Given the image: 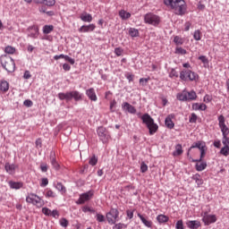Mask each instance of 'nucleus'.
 Returning <instances> with one entry per match:
<instances>
[{"label": "nucleus", "instance_id": "f257e3e1", "mask_svg": "<svg viewBox=\"0 0 229 229\" xmlns=\"http://www.w3.org/2000/svg\"><path fill=\"white\" fill-rule=\"evenodd\" d=\"M165 6L173 10L175 15H185L187 12V3L185 0H164Z\"/></svg>", "mask_w": 229, "mask_h": 229}, {"label": "nucleus", "instance_id": "f03ea898", "mask_svg": "<svg viewBox=\"0 0 229 229\" xmlns=\"http://www.w3.org/2000/svg\"><path fill=\"white\" fill-rule=\"evenodd\" d=\"M137 116L141 118L143 124H146L149 135H155L158 131V124L155 123V120L149 114L146 113L142 115L141 113H137Z\"/></svg>", "mask_w": 229, "mask_h": 229}, {"label": "nucleus", "instance_id": "7ed1b4c3", "mask_svg": "<svg viewBox=\"0 0 229 229\" xmlns=\"http://www.w3.org/2000/svg\"><path fill=\"white\" fill-rule=\"evenodd\" d=\"M0 64L7 72H13L15 71V61L10 55H2L0 57Z\"/></svg>", "mask_w": 229, "mask_h": 229}, {"label": "nucleus", "instance_id": "20e7f679", "mask_svg": "<svg viewBox=\"0 0 229 229\" xmlns=\"http://www.w3.org/2000/svg\"><path fill=\"white\" fill-rule=\"evenodd\" d=\"M26 202L30 203L38 208H41V207L44 205V199L35 193H28Z\"/></svg>", "mask_w": 229, "mask_h": 229}, {"label": "nucleus", "instance_id": "39448f33", "mask_svg": "<svg viewBox=\"0 0 229 229\" xmlns=\"http://www.w3.org/2000/svg\"><path fill=\"white\" fill-rule=\"evenodd\" d=\"M106 217L109 225H115L119 221V210L112 208L109 212L106 213Z\"/></svg>", "mask_w": 229, "mask_h": 229}, {"label": "nucleus", "instance_id": "423d86ee", "mask_svg": "<svg viewBox=\"0 0 229 229\" xmlns=\"http://www.w3.org/2000/svg\"><path fill=\"white\" fill-rule=\"evenodd\" d=\"M180 79L182 80V81H187V80H190V81H196V80H198V75L191 70H182L180 72Z\"/></svg>", "mask_w": 229, "mask_h": 229}, {"label": "nucleus", "instance_id": "0eeeda50", "mask_svg": "<svg viewBox=\"0 0 229 229\" xmlns=\"http://www.w3.org/2000/svg\"><path fill=\"white\" fill-rule=\"evenodd\" d=\"M97 133L99 140L103 142V144H106L110 140V132L106 131V128L100 126L97 130Z\"/></svg>", "mask_w": 229, "mask_h": 229}, {"label": "nucleus", "instance_id": "6e6552de", "mask_svg": "<svg viewBox=\"0 0 229 229\" xmlns=\"http://www.w3.org/2000/svg\"><path fill=\"white\" fill-rule=\"evenodd\" d=\"M144 21L146 24L151 26H158L160 24V16L148 13L144 16Z\"/></svg>", "mask_w": 229, "mask_h": 229}, {"label": "nucleus", "instance_id": "1a4fd4ad", "mask_svg": "<svg viewBox=\"0 0 229 229\" xmlns=\"http://www.w3.org/2000/svg\"><path fill=\"white\" fill-rule=\"evenodd\" d=\"M92 198H94V190H89V191L80 195V198L77 200V205H83L86 201H90Z\"/></svg>", "mask_w": 229, "mask_h": 229}, {"label": "nucleus", "instance_id": "9d476101", "mask_svg": "<svg viewBox=\"0 0 229 229\" xmlns=\"http://www.w3.org/2000/svg\"><path fill=\"white\" fill-rule=\"evenodd\" d=\"M217 221V216L216 215H210L208 212H204L202 216V222L205 226H209V225H214Z\"/></svg>", "mask_w": 229, "mask_h": 229}, {"label": "nucleus", "instance_id": "9b49d317", "mask_svg": "<svg viewBox=\"0 0 229 229\" xmlns=\"http://www.w3.org/2000/svg\"><path fill=\"white\" fill-rule=\"evenodd\" d=\"M226 119L225 118V115L220 114L218 116V126L222 131V135H228L229 134V128L226 126Z\"/></svg>", "mask_w": 229, "mask_h": 229}, {"label": "nucleus", "instance_id": "f8f14e48", "mask_svg": "<svg viewBox=\"0 0 229 229\" xmlns=\"http://www.w3.org/2000/svg\"><path fill=\"white\" fill-rule=\"evenodd\" d=\"M122 109L123 110V112H128V114H137V109L135 108V106L128 102H123L122 104Z\"/></svg>", "mask_w": 229, "mask_h": 229}, {"label": "nucleus", "instance_id": "ddd939ff", "mask_svg": "<svg viewBox=\"0 0 229 229\" xmlns=\"http://www.w3.org/2000/svg\"><path fill=\"white\" fill-rule=\"evenodd\" d=\"M138 217L140 219L141 223L146 226L147 228H152L153 222L149 220V217H148L146 215H142L140 213H138Z\"/></svg>", "mask_w": 229, "mask_h": 229}, {"label": "nucleus", "instance_id": "4468645a", "mask_svg": "<svg viewBox=\"0 0 229 229\" xmlns=\"http://www.w3.org/2000/svg\"><path fill=\"white\" fill-rule=\"evenodd\" d=\"M173 119H174V114H168L165 120V125L169 130H173V128H174V123L173 122Z\"/></svg>", "mask_w": 229, "mask_h": 229}, {"label": "nucleus", "instance_id": "2eb2a0df", "mask_svg": "<svg viewBox=\"0 0 229 229\" xmlns=\"http://www.w3.org/2000/svg\"><path fill=\"white\" fill-rule=\"evenodd\" d=\"M57 98H59L61 101H71L72 99V91H67L65 93L60 92L58 93Z\"/></svg>", "mask_w": 229, "mask_h": 229}, {"label": "nucleus", "instance_id": "dca6fc26", "mask_svg": "<svg viewBox=\"0 0 229 229\" xmlns=\"http://www.w3.org/2000/svg\"><path fill=\"white\" fill-rule=\"evenodd\" d=\"M96 30V25L94 23L89 24V25H82L79 31L80 33H89L90 31H94Z\"/></svg>", "mask_w": 229, "mask_h": 229}, {"label": "nucleus", "instance_id": "f3484780", "mask_svg": "<svg viewBox=\"0 0 229 229\" xmlns=\"http://www.w3.org/2000/svg\"><path fill=\"white\" fill-rule=\"evenodd\" d=\"M186 226L189 229H198V228H200L201 222H199V220H188L186 222Z\"/></svg>", "mask_w": 229, "mask_h": 229}, {"label": "nucleus", "instance_id": "a211bd4d", "mask_svg": "<svg viewBox=\"0 0 229 229\" xmlns=\"http://www.w3.org/2000/svg\"><path fill=\"white\" fill-rule=\"evenodd\" d=\"M50 164L53 165L55 171L60 169V165L58 164V161H56V155L55 154V151L50 152Z\"/></svg>", "mask_w": 229, "mask_h": 229}, {"label": "nucleus", "instance_id": "6ab92c4d", "mask_svg": "<svg viewBox=\"0 0 229 229\" xmlns=\"http://www.w3.org/2000/svg\"><path fill=\"white\" fill-rule=\"evenodd\" d=\"M191 110H194L195 112H205V110H207V106L204 103H193L191 105Z\"/></svg>", "mask_w": 229, "mask_h": 229}, {"label": "nucleus", "instance_id": "aec40b11", "mask_svg": "<svg viewBox=\"0 0 229 229\" xmlns=\"http://www.w3.org/2000/svg\"><path fill=\"white\" fill-rule=\"evenodd\" d=\"M60 58H64L65 62H69L71 65H74V64L76 63V61L73 58L70 57L69 55H65L64 54L54 56V60H60Z\"/></svg>", "mask_w": 229, "mask_h": 229}, {"label": "nucleus", "instance_id": "412c9836", "mask_svg": "<svg viewBox=\"0 0 229 229\" xmlns=\"http://www.w3.org/2000/svg\"><path fill=\"white\" fill-rule=\"evenodd\" d=\"M86 96H88L90 101H98V96L96 95V90L94 89V88L87 89Z\"/></svg>", "mask_w": 229, "mask_h": 229}, {"label": "nucleus", "instance_id": "4be33fe9", "mask_svg": "<svg viewBox=\"0 0 229 229\" xmlns=\"http://www.w3.org/2000/svg\"><path fill=\"white\" fill-rule=\"evenodd\" d=\"M36 4H45V6H55L56 0H34Z\"/></svg>", "mask_w": 229, "mask_h": 229}, {"label": "nucleus", "instance_id": "5701e85b", "mask_svg": "<svg viewBox=\"0 0 229 229\" xmlns=\"http://www.w3.org/2000/svg\"><path fill=\"white\" fill-rule=\"evenodd\" d=\"M4 169L8 174H15V169H17V165H15V164L6 163Z\"/></svg>", "mask_w": 229, "mask_h": 229}, {"label": "nucleus", "instance_id": "b1692460", "mask_svg": "<svg viewBox=\"0 0 229 229\" xmlns=\"http://www.w3.org/2000/svg\"><path fill=\"white\" fill-rule=\"evenodd\" d=\"M54 187L55 189H56V191H58L59 192H61V194H65V192H67V189L64 187V185L60 182H54Z\"/></svg>", "mask_w": 229, "mask_h": 229}, {"label": "nucleus", "instance_id": "393cba45", "mask_svg": "<svg viewBox=\"0 0 229 229\" xmlns=\"http://www.w3.org/2000/svg\"><path fill=\"white\" fill-rule=\"evenodd\" d=\"M10 189H14L15 191H19V189H22V182H13V181H9L8 182Z\"/></svg>", "mask_w": 229, "mask_h": 229}, {"label": "nucleus", "instance_id": "a878e982", "mask_svg": "<svg viewBox=\"0 0 229 229\" xmlns=\"http://www.w3.org/2000/svg\"><path fill=\"white\" fill-rule=\"evenodd\" d=\"M29 31L28 37H30L31 38H37V37H38V28L30 27Z\"/></svg>", "mask_w": 229, "mask_h": 229}, {"label": "nucleus", "instance_id": "bb28decb", "mask_svg": "<svg viewBox=\"0 0 229 229\" xmlns=\"http://www.w3.org/2000/svg\"><path fill=\"white\" fill-rule=\"evenodd\" d=\"M186 97H187V101H196V99H198V95L194 90L186 91Z\"/></svg>", "mask_w": 229, "mask_h": 229}, {"label": "nucleus", "instance_id": "cd10ccee", "mask_svg": "<svg viewBox=\"0 0 229 229\" xmlns=\"http://www.w3.org/2000/svg\"><path fill=\"white\" fill-rule=\"evenodd\" d=\"M72 99H74V101H81L83 99V94L80 93L78 90L72 91Z\"/></svg>", "mask_w": 229, "mask_h": 229}, {"label": "nucleus", "instance_id": "c85d7f7f", "mask_svg": "<svg viewBox=\"0 0 229 229\" xmlns=\"http://www.w3.org/2000/svg\"><path fill=\"white\" fill-rule=\"evenodd\" d=\"M80 19L83 22H92V14L87 13H83L82 14H81Z\"/></svg>", "mask_w": 229, "mask_h": 229}, {"label": "nucleus", "instance_id": "c756f323", "mask_svg": "<svg viewBox=\"0 0 229 229\" xmlns=\"http://www.w3.org/2000/svg\"><path fill=\"white\" fill-rule=\"evenodd\" d=\"M183 154V148L182 144H177L175 146V150L173 152V157H180V155Z\"/></svg>", "mask_w": 229, "mask_h": 229}, {"label": "nucleus", "instance_id": "7c9ffc66", "mask_svg": "<svg viewBox=\"0 0 229 229\" xmlns=\"http://www.w3.org/2000/svg\"><path fill=\"white\" fill-rule=\"evenodd\" d=\"M10 89V84L6 81H2L0 82V90L2 92H8V89Z\"/></svg>", "mask_w": 229, "mask_h": 229}, {"label": "nucleus", "instance_id": "2f4dec72", "mask_svg": "<svg viewBox=\"0 0 229 229\" xmlns=\"http://www.w3.org/2000/svg\"><path fill=\"white\" fill-rule=\"evenodd\" d=\"M197 148L198 149H201V148H206V146H205V143H204V142H202V141H197V142H194V143L191 146L189 151H191V149H194V148Z\"/></svg>", "mask_w": 229, "mask_h": 229}, {"label": "nucleus", "instance_id": "473e14b6", "mask_svg": "<svg viewBox=\"0 0 229 229\" xmlns=\"http://www.w3.org/2000/svg\"><path fill=\"white\" fill-rule=\"evenodd\" d=\"M191 178L199 187L203 185V179H201V175H199V174H195Z\"/></svg>", "mask_w": 229, "mask_h": 229}, {"label": "nucleus", "instance_id": "72a5a7b5", "mask_svg": "<svg viewBox=\"0 0 229 229\" xmlns=\"http://www.w3.org/2000/svg\"><path fill=\"white\" fill-rule=\"evenodd\" d=\"M157 221L162 225V223H167L169 221V216L165 215H158L157 216Z\"/></svg>", "mask_w": 229, "mask_h": 229}, {"label": "nucleus", "instance_id": "f704fd0d", "mask_svg": "<svg viewBox=\"0 0 229 229\" xmlns=\"http://www.w3.org/2000/svg\"><path fill=\"white\" fill-rule=\"evenodd\" d=\"M119 15L123 21H126V19H130V17H131V13H130L124 10H121L119 12Z\"/></svg>", "mask_w": 229, "mask_h": 229}, {"label": "nucleus", "instance_id": "c9c22d12", "mask_svg": "<svg viewBox=\"0 0 229 229\" xmlns=\"http://www.w3.org/2000/svg\"><path fill=\"white\" fill-rule=\"evenodd\" d=\"M195 168L199 172L205 171L207 169V162L197 163Z\"/></svg>", "mask_w": 229, "mask_h": 229}, {"label": "nucleus", "instance_id": "e433bc0d", "mask_svg": "<svg viewBox=\"0 0 229 229\" xmlns=\"http://www.w3.org/2000/svg\"><path fill=\"white\" fill-rule=\"evenodd\" d=\"M55 30V27L53 25H45L43 27V33L45 35H49V33H51V31H53Z\"/></svg>", "mask_w": 229, "mask_h": 229}, {"label": "nucleus", "instance_id": "4c0bfd02", "mask_svg": "<svg viewBox=\"0 0 229 229\" xmlns=\"http://www.w3.org/2000/svg\"><path fill=\"white\" fill-rule=\"evenodd\" d=\"M176 98H177L178 101H187L186 90H183L182 93H178Z\"/></svg>", "mask_w": 229, "mask_h": 229}, {"label": "nucleus", "instance_id": "58836bf2", "mask_svg": "<svg viewBox=\"0 0 229 229\" xmlns=\"http://www.w3.org/2000/svg\"><path fill=\"white\" fill-rule=\"evenodd\" d=\"M183 38H181L180 36H175L174 38V43L175 44V46H183Z\"/></svg>", "mask_w": 229, "mask_h": 229}, {"label": "nucleus", "instance_id": "ea45409f", "mask_svg": "<svg viewBox=\"0 0 229 229\" xmlns=\"http://www.w3.org/2000/svg\"><path fill=\"white\" fill-rule=\"evenodd\" d=\"M220 155H223L224 157H228V155H229V146H224L220 149Z\"/></svg>", "mask_w": 229, "mask_h": 229}, {"label": "nucleus", "instance_id": "a19ab883", "mask_svg": "<svg viewBox=\"0 0 229 229\" xmlns=\"http://www.w3.org/2000/svg\"><path fill=\"white\" fill-rule=\"evenodd\" d=\"M129 35L131 37H139V30L135 29V28H130Z\"/></svg>", "mask_w": 229, "mask_h": 229}, {"label": "nucleus", "instance_id": "79ce46f5", "mask_svg": "<svg viewBox=\"0 0 229 229\" xmlns=\"http://www.w3.org/2000/svg\"><path fill=\"white\" fill-rule=\"evenodd\" d=\"M193 38L194 40L199 41L201 40V30H197L193 33Z\"/></svg>", "mask_w": 229, "mask_h": 229}, {"label": "nucleus", "instance_id": "37998d69", "mask_svg": "<svg viewBox=\"0 0 229 229\" xmlns=\"http://www.w3.org/2000/svg\"><path fill=\"white\" fill-rule=\"evenodd\" d=\"M89 165H92V166L96 165L98 164V157H96V155H93L89 158Z\"/></svg>", "mask_w": 229, "mask_h": 229}, {"label": "nucleus", "instance_id": "c03bdc74", "mask_svg": "<svg viewBox=\"0 0 229 229\" xmlns=\"http://www.w3.org/2000/svg\"><path fill=\"white\" fill-rule=\"evenodd\" d=\"M45 196L46 198H56V193L52 190L47 189Z\"/></svg>", "mask_w": 229, "mask_h": 229}, {"label": "nucleus", "instance_id": "a18cd8bd", "mask_svg": "<svg viewBox=\"0 0 229 229\" xmlns=\"http://www.w3.org/2000/svg\"><path fill=\"white\" fill-rule=\"evenodd\" d=\"M175 55H187V50L182 48V47H177L175 48Z\"/></svg>", "mask_w": 229, "mask_h": 229}, {"label": "nucleus", "instance_id": "49530a36", "mask_svg": "<svg viewBox=\"0 0 229 229\" xmlns=\"http://www.w3.org/2000/svg\"><path fill=\"white\" fill-rule=\"evenodd\" d=\"M59 223L60 225L63 226V228H67V226H69V220H67L66 218H61Z\"/></svg>", "mask_w": 229, "mask_h": 229}, {"label": "nucleus", "instance_id": "de8ad7c7", "mask_svg": "<svg viewBox=\"0 0 229 229\" xmlns=\"http://www.w3.org/2000/svg\"><path fill=\"white\" fill-rule=\"evenodd\" d=\"M4 52L7 53V55H13V53H15V47L8 46L5 47Z\"/></svg>", "mask_w": 229, "mask_h": 229}, {"label": "nucleus", "instance_id": "09e8293b", "mask_svg": "<svg viewBox=\"0 0 229 229\" xmlns=\"http://www.w3.org/2000/svg\"><path fill=\"white\" fill-rule=\"evenodd\" d=\"M178 72L174 68H173L169 72V78H178Z\"/></svg>", "mask_w": 229, "mask_h": 229}, {"label": "nucleus", "instance_id": "8fccbe9b", "mask_svg": "<svg viewBox=\"0 0 229 229\" xmlns=\"http://www.w3.org/2000/svg\"><path fill=\"white\" fill-rule=\"evenodd\" d=\"M222 144H224V146H229L228 135H222Z\"/></svg>", "mask_w": 229, "mask_h": 229}, {"label": "nucleus", "instance_id": "3c124183", "mask_svg": "<svg viewBox=\"0 0 229 229\" xmlns=\"http://www.w3.org/2000/svg\"><path fill=\"white\" fill-rule=\"evenodd\" d=\"M126 225L123 224V223H118V224H115L114 226H113V229H123V228H126Z\"/></svg>", "mask_w": 229, "mask_h": 229}, {"label": "nucleus", "instance_id": "603ef678", "mask_svg": "<svg viewBox=\"0 0 229 229\" xmlns=\"http://www.w3.org/2000/svg\"><path fill=\"white\" fill-rule=\"evenodd\" d=\"M96 217H97V221H98V223H105V216H103V215L98 213L97 216H96Z\"/></svg>", "mask_w": 229, "mask_h": 229}, {"label": "nucleus", "instance_id": "864d4df0", "mask_svg": "<svg viewBox=\"0 0 229 229\" xmlns=\"http://www.w3.org/2000/svg\"><path fill=\"white\" fill-rule=\"evenodd\" d=\"M148 81H149V78L140 79V83L142 85V87H146L148 85Z\"/></svg>", "mask_w": 229, "mask_h": 229}, {"label": "nucleus", "instance_id": "5fc2aeb1", "mask_svg": "<svg viewBox=\"0 0 229 229\" xmlns=\"http://www.w3.org/2000/svg\"><path fill=\"white\" fill-rule=\"evenodd\" d=\"M175 229H184L183 228V220H178L175 224Z\"/></svg>", "mask_w": 229, "mask_h": 229}, {"label": "nucleus", "instance_id": "6e6d98bb", "mask_svg": "<svg viewBox=\"0 0 229 229\" xmlns=\"http://www.w3.org/2000/svg\"><path fill=\"white\" fill-rule=\"evenodd\" d=\"M196 121H198V115L195 113H192L191 114V117L189 119L190 123H196Z\"/></svg>", "mask_w": 229, "mask_h": 229}, {"label": "nucleus", "instance_id": "4d7b16f0", "mask_svg": "<svg viewBox=\"0 0 229 229\" xmlns=\"http://www.w3.org/2000/svg\"><path fill=\"white\" fill-rule=\"evenodd\" d=\"M205 148L206 147L199 149V151H200L199 160H203V158H205V155H207V149Z\"/></svg>", "mask_w": 229, "mask_h": 229}, {"label": "nucleus", "instance_id": "13d9d810", "mask_svg": "<svg viewBox=\"0 0 229 229\" xmlns=\"http://www.w3.org/2000/svg\"><path fill=\"white\" fill-rule=\"evenodd\" d=\"M148 171V165L145 162H141L140 173H146Z\"/></svg>", "mask_w": 229, "mask_h": 229}, {"label": "nucleus", "instance_id": "bf43d9fd", "mask_svg": "<svg viewBox=\"0 0 229 229\" xmlns=\"http://www.w3.org/2000/svg\"><path fill=\"white\" fill-rule=\"evenodd\" d=\"M123 53V48L121 47L114 48V54L116 55V56H122Z\"/></svg>", "mask_w": 229, "mask_h": 229}, {"label": "nucleus", "instance_id": "052dcab7", "mask_svg": "<svg viewBox=\"0 0 229 229\" xmlns=\"http://www.w3.org/2000/svg\"><path fill=\"white\" fill-rule=\"evenodd\" d=\"M24 106H28V108L33 106V101H31L30 99H26L23 102Z\"/></svg>", "mask_w": 229, "mask_h": 229}, {"label": "nucleus", "instance_id": "680f3d73", "mask_svg": "<svg viewBox=\"0 0 229 229\" xmlns=\"http://www.w3.org/2000/svg\"><path fill=\"white\" fill-rule=\"evenodd\" d=\"M49 184V180H47V178H42L41 179V187H47V185Z\"/></svg>", "mask_w": 229, "mask_h": 229}, {"label": "nucleus", "instance_id": "e2e57ef3", "mask_svg": "<svg viewBox=\"0 0 229 229\" xmlns=\"http://www.w3.org/2000/svg\"><path fill=\"white\" fill-rule=\"evenodd\" d=\"M40 170L42 171V173H47V164L41 163L40 164Z\"/></svg>", "mask_w": 229, "mask_h": 229}, {"label": "nucleus", "instance_id": "0e129e2a", "mask_svg": "<svg viewBox=\"0 0 229 229\" xmlns=\"http://www.w3.org/2000/svg\"><path fill=\"white\" fill-rule=\"evenodd\" d=\"M203 101H204V103H210V101H212V96H210V95L204 96Z\"/></svg>", "mask_w": 229, "mask_h": 229}, {"label": "nucleus", "instance_id": "69168bd1", "mask_svg": "<svg viewBox=\"0 0 229 229\" xmlns=\"http://www.w3.org/2000/svg\"><path fill=\"white\" fill-rule=\"evenodd\" d=\"M199 60H200V62H202V64H208V58H207V56H205V55L199 56Z\"/></svg>", "mask_w": 229, "mask_h": 229}, {"label": "nucleus", "instance_id": "338daca9", "mask_svg": "<svg viewBox=\"0 0 229 229\" xmlns=\"http://www.w3.org/2000/svg\"><path fill=\"white\" fill-rule=\"evenodd\" d=\"M42 212L45 214V216H51V209L47 208H43Z\"/></svg>", "mask_w": 229, "mask_h": 229}, {"label": "nucleus", "instance_id": "774afa93", "mask_svg": "<svg viewBox=\"0 0 229 229\" xmlns=\"http://www.w3.org/2000/svg\"><path fill=\"white\" fill-rule=\"evenodd\" d=\"M126 214H127V217H129V219H133V210L128 209L126 211Z\"/></svg>", "mask_w": 229, "mask_h": 229}]
</instances>
